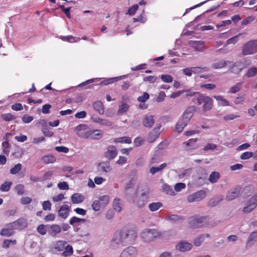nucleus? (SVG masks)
I'll return each instance as SVG.
<instances>
[{
	"label": "nucleus",
	"instance_id": "obj_1",
	"mask_svg": "<svg viewBox=\"0 0 257 257\" xmlns=\"http://www.w3.org/2000/svg\"><path fill=\"white\" fill-rule=\"evenodd\" d=\"M137 237L134 229H123L116 231L111 239L110 246L112 249H117L128 244H133Z\"/></svg>",
	"mask_w": 257,
	"mask_h": 257
},
{
	"label": "nucleus",
	"instance_id": "obj_2",
	"mask_svg": "<svg viewBox=\"0 0 257 257\" xmlns=\"http://www.w3.org/2000/svg\"><path fill=\"white\" fill-rule=\"evenodd\" d=\"M197 104L202 106L203 112L210 110L213 106V100L210 96L200 93L196 97Z\"/></svg>",
	"mask_w": 257,
	"mask_h": 257
},
{
	"label": "nucleus",
	"instance_id": "obj_3",
	"mask_svg": "<svg viewBox=\"0 0 257 257\" xmlns=\"http://www.w3.org/2000/svg\"><path fill=\"white\" fill-rule=\"evenodd\" d=\"M162 233L156 229H145L141 233V236L145 242H150L162 235Z\"/></svg>",
	"mask_w": 257,
	"mask_h": 257
},
{
	"label": "nucleus",
	"instance_id": "obj_4",
	"mask_svg": "<svg viewBox=\"0 0 257 257\" xmlns=\"http://www.w3.org/2000/svg\"><path fill=\"white\" fill-rule=\"evenodd\" d=\"M150 191L148 189L143 190L140 195H137L134 203L139 208H142L145 206L148 202L149 198Z\"/></svg>",
	"mask_w": 257,
	"mask_h": 257
},
{
	"label": "nucleus",
	"instance_id": "obj_5",
	"mask_svg": "<svg viewBox=\"0 0 257 257\" xmlns=\"http://www.w3.org/2000/svg\"><path fill=\"white\" fill-rule=\"evenodd\" d=\"M208 218L207 217H191L190 220V225L193 228H199L208 225Z\"/></svg>",
	"mask_w": 257,
	"mask_h": 257
},
{
	"label": "nucleus",
	"instance_id": "obj_6",
	"mask_svg": "<svg viewBox=\"0 0 257 257\" xmlns=\"http://www.w3.org/2000/svg\"><path fill=\"white\" fill-rule=\"evenodd\" d=\"M256 52H257V40L248 42L243 47L242 53L244 55L252 54Z\"/></svg>",
	"mask_w": 257,
	"mask_h": 257
},
{
	"label": "nucleus",
	"instance_id": "obj_7",
	"mask_svg": "<svg viewBox=\"0 0 257 257\" xmlns=\"http://www.w3.org/2000/svg\"><path fill=\"white\" fill-rule=\"evenodd\" d=\"M88 126L84 124L77 125L74 129V132L80 138L87 139L91 134V132H88Z\"/></svg>",
	"mask_w": 257,
	"mask_h": 257
},
{
	"label": "nucleus",
	"instance_id": "obj_8",
	"mask_svg": "<svg viewBox=\"0 0 257 257\" xmlns=\"http://www.w3.org/2000/svg\"><path fill=\"white\" fill-rule=\"evenodd\" d=\"M206 196L205 191L200 190L195 193H193L187 197V200L189 202H198L202 200Z\"/></svg>",
	"mask_w": 257,
	"mask_h": 257
},
{
	"label": "nucleus",
	"instance_id": "obj_9",
	"mask_svg": "<svg viewBox=\"0 0 257 257\" xmlns=\"http://www.w3.org/2000/svg\"><path fill=\"white\" fill-rule=\"evenodd\" d=\"M257 206V194H254L248 200L247 204L243 208L244 213H248Z\"/></svg>",
	"mask_w": 257,
	"mask_h": 257
},
{
	"label": "nucleus",
	"instance_id": "obj_10",
	"mask_svg": "<svg viewBox=\"0 0 257 257\" xmlns=\"http://www.w3.org/2000/svg\"><path fill=\"white\" fill-rule=\"evenodd\" d=\"M138 252L136 247L130 246L125 248L119 257H138Z\"/></svg>",
	"mask_w": 257,
	"mask_h": 257
},
{
	"label": "nucleus",
	"instance_id": "obj_11",
	"mask_svg": "<svg viewBox=\"0 0 257 257\" xmlns=\"http://www.w3.org/2000/svg\"><path fill=\"white\" fill-rule=\"evenodd\" d=\"M28 222L27 219L21 218L11 223L15 230H22L27 226Z\"/></svg>",
	"mask_w": 257,
	"mask_h": 257
},
{
	"label": "nucleus",
	"instance_id": "obj_12",
	"mask_svg": "<svg viewBox=\"0 0 257 257\" xmlns=\"http://www.w3.org/2000/svg\"><path fill=\"white\" fill-rule=\"evenodd\" d=\"M194 111V106L188 107L184 112L180 119H181L182 120L184 121L185 122L188 123L190 121V119L193 116Z\"/></svg>",
	"mask_w": 257,
	"mask_h": 257
},
{
	"label": "nucleus",
	"instance_id": "obj_13",
	"mask_svg": "<svg viewBox=\"0 0 257 257\" xmlns=\"http://www.w3.org/2000/svg\"><path fill=\"white\" fill-rule=\"evenodd\" d=\"M240 191V187L238 186L228 191L226 196V200L230 201L235 198L238 196Z\"/></svg>",
	"mask_w": 257,
	"mask_h": 257
},
{
	"label": "nucleus",
	"instance_id": "obj_14",
	"mask_svg": "<svg viewBox=\"0 0 257 257\" xmlns=\"http://www.w3.org/2000/svg\"><path fill=\"white\" fill-rule=\"evenodd\" d=\"M197 141V139H191L187 142L183 143L184 149L188 151L197 148L198 145L196 144Z\"/></svg>",
	"mask_w": 257,
	"mask_h": 257
},
{
	"label": "nucleus",
	"instance_id": "obj_15",
	"mask_svg": "<svg viewBox=\"0 0 257 257\" xmlns=\"http://www.w3.org/2000/svg\"><path fill=\"white\" fill-rule=\"evenodd\" d=\"M117 153L116 148L112 145L107 147V151L104 153V156L108 160H112L117 156Z\"/></svg>",
	"mask_w": 257,
	"mask_h": 257
},
{
	"label": "nucleus",
	"instance_id": "obj_16",
	"mask_svg": "<svg viewBox=\"0 0 257 257\" xmlns=\"http://www.w3.org/2000/svg\"><path fill=\"white\" fill-rule=\"evenodd\" d=\"M189 44L196 51L202 52L206 49L204 42L202 41H191Z\"/></svg>",
	"mask_w": 257,
	"mask_h": 257
},
{
	"label": "nucleus",
	"instance_id": "obj_17",
	"mask_svg": "<svg viewBox=\"0 0 257 257\" xmlns=\"http://www.w3.org/2000/svg\"><path fill=\"white\" fill-rule=\"evenodd\" d=\"M70 209V207L68 205H62L58 211L59 216L63 219L66 218L69 215Z\"/></svg>",
	"mask_w": 257,
	"mask_h": 257
},
{
	"label": "nucleus",
	"instance_id": "obj_18",
	"mask_svg": "<svg viewBox=\"0 0 257 257\" xmlns=\"http://www.w3.org/2000/svg\"><path fill=\"white\" fill-rule=\"evenodd\" d=\"M135 180L134 178H131L127 182L124 186V193L125 194V197L127 198V200H129V194H128V191L130 189H132L135 184Z\"/></svg>",
	"mask_w": 257,
	"mask_h": 257
},
{
	"label": "nucleus",
	"instance_id": "obj_19",
	"mask_svg": "<svg viewBox=\"0 0 257 257\" xmlns=\"http://www.w3.org/2000/svg\"><path fill=\"white\" fill-rule=\"evenodd\" d=\"M192 247V244L186 241H181L176 245V248L182 252L189 250Z\"/></svg>",
	"mask_w": 257,
	"mask_h": 257
},
{
	"label": "nucleus",
	"instance_id": "obj_20",
	"mask_svg": "<svg viewBox=\"0 0 257 257\" xmlns=\"http://www.w3.org/2000/svg\"><path fill=\"white\" fill-rule=\"evenodd\" d=\"M142 123L143 125L145 127H152L155 123L154 116L150 114L145 115L143 119Z\"/></svg>",
	"mask_w": 257,
	"mask_h": 257
},
{
	"label": "nucleus",
	"instance_id": "obj_21",
	"mask_svg": "<svg viewBox=\"0 0 257 257\" xmlns=\"http://www.w3.org/2000/svg\"><path fill=\"white\" fill-rule=\"evenodd\" d=\"M160 127H156L152 130L148 135V142L149 143H153L156 139L158 138L160 133Z\"/></svg>",
	"mask_w": 257,
	"mask_h": 257
},
{
	"label": "nucleus",
	"instance_id": "obj_22",
	"mask_svg": "<svg viewBox=\"0 0 257 257\" xmlns=\"http://www.w3.org/2000/svg\"><path fill=\"white\" fill-rule=\"evenodd\" d=\"M98 170L102 172H109L112 168L110 163L108 162H102L99 163L97 166Z\"/></svg>",
	"mask_w": 257,
	"mask_h": 257
},
{
	"label": "nucleus",
	"instance_id": "obj_23",
	"mask_svg": "<svg viewBox=\"0 0 257 257\" xmlns=\"http://www.w3.org/2000/svg\"><path fill=\"white\" fill-rule=\"evenodd\" d=\"M7 227L3 228L0 232L2 236L10 237L14 234V228L13 225H11V223L7 224Z\"/></svg>",
	"mask_w": 257,
	"mask_h": 257
},
{
	"label": "nucleus",
	"instance_id": "obj_24",
	"mask_svg": "<svg viewBox=\"0 0 257 257\" xmlns=\"http://www.w3.org/2000/svg\"><path fill=\"white\" fill-rule=\"evenodd\" d=\"M230 65L231 71L235 74L239 73L242 69V65L240 62H236L233 63L231 62Z\"/></svg>",
	"mask_w": 257,
	"mask_h": 257
},
{
	"label": "nucleus",
	"instance_id": "obj_25",
	"mask_svg": "<svg viewBox=\"0 0 257 257\" xmlns=\"http://www.w3.org/2000/svg\"><path fill=\"white\" fill-rule=\"evenodd\" d=\"M231 61L220 60L217 62H215L212 64V67L215 69H221L226 67L227 65L230 64Z\"/></svg>",
	"mask_w": 257,
	"mask_h": 257
},
{
	"label": "nucleus",
	"instance_id": "obj_26",
	"mask_svg": "<svg viewBox=\"0 0 257 257\" xmlns=\"http://www.w3.org/2000/svg\"><path fill=\"white\" fill-rule=\"evenodd\" d=\"M257 242V230L251 232L246 242L247 246H251Z\"/></svg>",
	"mask_w": 257,
	"mask_h": 257
},
{
	"label": "nucleus",
	"instance_id": "obj_27",
	"mask_svg": "<svg viewBox=\"0 0 257 257\" xmlns=\"http://www.w3.org/2000/svg\"><path fill=\"white\" fill-rule=\"evenodd\" d=\"M71 201L74 204H78L82 202L84 200V196L80 193H74L71 197Z\"/></svg>",
	"mask_w": 257,
	"mask_h": 257
},
{
	"label": "nucleus",
	"instance_id": "obj_28",
	"mask_svg": "<svg viewBox=\"0 0 257 257\" xmlns=\"http://www.w3.org/2000/svg\"><path fill=\"white\" fill-rule=\"evenodd\" d=\"M94 122L97 123L99 124L110 126L112 125V122L108 119H101L98 117L92 118Z\"/></svg>",
	"mask_w": 257,
	"mask_h": 257
},
{
	"label": "nucleus",
	"instance_id": "obj_29",
	"mask_svg": "<svg viewBox=\"0 0 257 257\" xmlns=\"http://www.w3.org/2000/svg\"><path fill=\"white\" fill-rule=\"evenodd\" d=\"M223 196L219 195L211 199L208 202V205L211 207L216 206L222 199Z\"/></svg>",
	"mask_w": 257,
	"mask_h": 257
},
{
	"label": "nucleus",
	"instance_id": "obj_30",
	"mask_svg": "<svg viewBox=\"0 0 257 257\" xmlns=\"http://www.w3.org/2000/svg\"><path fill=\"white\" fill-rule=\"evenodd\" d=\"M41 160L45 164L54 163L55 162L56 159V157L52 155H48L44 156L42 158Z\"/></svg>",
	"mask_w": 257,
	"mask_h": 257
},
{
	"label": "nucleus",
	"instance_id": "obj_31",
	"mask_svg": "<svg viewBox=\"0 0 257 257\" xmlns=\"http://www.w3.org/2000/svg\"><path fill=\"white\" fill-rule=\"evenodd\" d=\"M166 219L168 221H172L175 222H182L184 220V218L181 216L176 214H172L168 216L166 218Z\"/></svg>",
	"mask_w": 257,
	"mask_h": 257
},
{
	"label": "nucleus",
	"instance_id": "obj_32",
	"mask_svg": "<svg viewBox=\"0 0 257 257\" xmlns=\"http://www.w3.org/2000/svg\"><path fill=\"white\" fill-rule=\"evenodd\" d=\"M187 124V123L180 118L176 125L175 131L178 133H181Z\"/></svg>",
	"mask_w": 257,
	"mask_h": 257
},
{
	"label": "nucleus",
	"instance_id": "obj_33",
	"mask_svg": "<svg viewBox=\"0 0 257 257\" xmlns=\"http://www.w3.org/2000/svg\"><path fill=\"white\" fill-rule=\"evenodd\" d=\"M213 97L218 101V105L222 106L229 105V101L224 99L222 96L217 95L214 96Z\"/></svg>",
	"mask_w": 257,
	"mask_h": 257
},
{
	"label": "nucleus",
	"instance_id": "obj_34",
	"mask_svg": "<svg viewBox=\"0 0 257 257\" xmlns=\"http://www.w3.org/2000/svg\"><path fill=\"white\" fill-rule=\"evenodd\" d=\"M94 109L100 114H103L104 110L103 105L101 101H96L93 104Z\"/></svg>",
	"mask_w": 257,
	"mask_h": 257
},
{
	"label": "nucleus",
	"instance_id": "obj_35",
	"mask_svg": "<svg viewBox=\"0 0 257 257\" xmlns=\"http://www.w3.org/2000/svg\"><path fill=\"white\" fill-rule=\"evenodd\" d=\"M51 232L50 233L52 236H55L61 231V227L58 224H53L50 226Z\"/></svg>",
	"mask_w": 257,
	"mask_h": 257
},
{
	"label": "nucleus",
	"instance_id": "obj_36",
	"mask_svg": "<svg viewBox=\"0 0 257 257\" xmlns=\"http://www.w3.org/2000/svg\"><path fill=\"white\" fill-rule=\"evenodd\" d=\"M12 184V182H5L0 186V190L2 192H8L10 190Z\"/></svg>",
	"mask_w": 257,
	"mask_h": 257
},
{
	"label": "nucleus",
	"instance_id": "obj_37",
	"mask_svg": "<svg viewBox=\"0 0 257 257\" xmlns=\"http://www.w3.org/2000/svg\"><path fill=\"white\" fill-rule=\"evenodd\" d=\"M66 244L67 242L65 241L59 240L55 245V249L58 251H62L64 249Z\"/></svg>",
	"mask_w": 257,
	"mask_h": 257
},
{
	"label": "nucleus",
	"instance_id": "obj_38",
	"mask_svg": "<svg viewBox=\"0 0 257 257\" xmlns=\"http://www.w3.org/2000/svg\"><path fill=\"white\" fill-rule=\"evenodd\" d=\"M205 237H209V234H206L205 235L201 234L199 235L198 237L195 239L194 242V245L197 246H200L202 242L203 241Z\"/></svg>",
	"mask_w": 257,
	"mask_h": 257
},
{
	"label": "nucleus",
	"instance_id": "obj_39",
	"mask_svg": "<svg viewBox=\"0 0 257 257\" xmlns=\"http://www.w3.org/2000/svg\"><path fill=\"white\" fill-rule=\"evenodd\" d=\"M162 206L163 204L161 202H153L149 204V208L150 211L154 212L158 210Z\"/></svg>",
	"mask_w": 257,
	"mask_h": 257
},
{
	"label": "nucleus",
	"instance_id": "obj_40",
	"mask_svg": "<svg viewBox=\"0 0 257 257\" xmlns=\"http://www.w3.org/2000/svg\"><path fill=\"white\" fill-rule=\"evenodd\" d=\"M88 132H91V134L89 137V138L92 139H99L102 136V134L100 133V131L96 130H89Z\"/></svg>",
	"mask_w": 257,
	"mask_h": 257
},
{
	"label": "nucleus",
	"instance_id": "obj_41",
	"mask_svg": "<svg viewBox=\"0 0 257 257\" xmlns=\"http://www.w3.org/2000/svg\"><path fill=\"white\" fill-rule=\"evenodd\" d=\"M192 173V169L190 168L185 169L178 174L179 179H185L188 178Z\"/></svg>",
	"mask_w": 257,
	"mask_h": 257
},
{
	"label": "nucleus",
	"instance_id": "obj_42",
	"mask_svg": "<svg viewBox=\"0 0 257 257\" xmlns=\"http://www.w3.org/2000/svg\"><path fill=\"white\" fill-rule=\"evenodd\" d=\"M64 251L62 253L63 256L64 257H67L71 255L73 252L72 247L70 245L65 246L64 248Z\"/></svg>",
	"mask_w": 257,
	"mask_h": 257
},
{
	"label": "nucleus",
	"instance_id": "obj_43",
	"mask_svg": "<svg viewBox=\"0 0 257 257\" xmlns=\"http://www.w3.org/2000/svg\"><path fill=\"white\" fill-rule=\"evenodd\" d=\"M85 219L80 218L76 216H73L69 220V223L72 225L79 224L80 222H84Z\"/></svg>",
	"mask_w": 257,
	"mask_h": 257
},
{
	"label": "nucleus",
	"instance_id": "obj_44",
	"mask_svg": "<svg viewBox=\"0 0 257 257\" xmlns=\"http://www.w3.org/2000/svg\"><path fill=\"white\" fill-rule=\"evenodd\" d=\"M166 163H164L160 165L159 167H153L150 169V172L153 175L157 172L162 171L164 168H165L166 167Z\"/></svg>",
	"mask_w": 257,
	"mask_h": 257
},
{
	"label": "nucleus",
	"instance_id": "obj_45",
	"mask_svg": "<svg viewBox=\"0 0 257 257\" xmlns=\"http://www.w3.org/2000/svg\"><path fill=\"white\" fill-rule=\"evenodd\" d=\"M219 173L217 172H213L209 176V180L210 182L213 183L217 181L219 178Z\"/></svg>",
	"mask_w": 257,
	"mask_h": 257
},
{
	"label": "nucleus",
	"instance_id": "obj_46",
	"mask_svg": "<svg viewBox=\"0 0 257 257\" xmlns=\"http://www.w3.org/2000/svg\"><path fill=\"white\" fill-rule=\"evenodd\" d=\"M22 169V165L20 163H18L10 169V172L12 175H15L19 173Z\"/></svg>",
	"mask_w": 257,
	"mask_h": 257
},
{
	"label": "nucleus",
	"instance_id": "obj_47",
	"mask_svg": "<svg viewBox=\"0 0 257 257\" xmlns=\"http://www.w3.org/2000/svg\"><path fill=\"white\" fill-rule=\"evenodd\" d=\"M193 73L198 74L205 71H208V68L207 67H192Z\"/></svg>",
	"mask_w": 257,
	"mask_h": 257
},
{
	"label": "nucleus",
	"instance_id": "obj_48",
	"mask_svg": "<svg viewBox=\"0 0 257 257\" xmlns=\"http://www.w3.org/2000/svg\"><path fill=\"white\" fill-rule=\"evenodd\" d=\"M101 207H104V206H102L100 200H96L93 201L92 204V208L94 210L96 211H99Z\"/></svg>",
	"mask_w": 257,
	"mask_h": 257
},
{
	"label": "nucleus",
	"instance_id": "obj_49",
	"mask_svg": "<svg viewBox=\"0 0 257 257\" xmlns=\"http://www.w3.org/2000/svg\"><path fill=\"white\" fill-rule=\"evenodd\" d=\"M63 40L67 41L70 43L77 42L80 40V38L76 37L70 36H67L63 37Z\"/></svg>",
	"mask_w": 257,
	"mask_h": 257
},
{
	"label": "nucleus",
	"instance_id": "obj_50",
	"mask_svg": "<svg viewBox=\"0 0 257 257\" xmlns=\"http://www.w3.org/2000/svg\"><path fill=\"white\" fill-rule=\"evenodd\" d=\"M115 142L131 144L132 142V140L130 138L128 137H123L119 138H117L116 140H115Z\"/></svg>",
	"mask_w": 257,
	"mask_h": 257
},
{
	"label": "nucleus",
	"instance_id": "obj_51",
	"mask_svg": "<svg viewBox=\"0 0 257 257\" xmlns=\"http://www.w3.org/2000/svg\"><path fill=\"white\" fill-rule=\"evenodd\" d=\"M3 152L4 154L8 155L10 152V145L8 141L2 143Z\"/></svg>",
	"mask_w": 257,
	"mask_h": 257
},
{
	"label": "nucleus",
	"instance_id": "obj_52",
	"mask_svg": "<svg viewBox=\"0 0 257 257\" xmlns=\"http://www.w3.org/2000/svg\"><path fill=\"white\" fill-rule=\"evenodd\" d=\"M110 197L108 195H103L99 197V200L102 203V206H105L109 202Z\"/></svg>",
	"mask_w": 257,
	"mask_h": 257
},
{
	"label": "nucleus",
	"instance_id": "obj_53",
	"mask_svg": "<svg viewBox=\"0 0 257 257\" xmlns=\"http://www.w3.org/2000/svg\"><path fill=\"white\" fill-rule=\"evenodd\" d=\"M120 199L118 198L114 199L113 201V207L115 210L117 212H120L121 208L120 206Z\"/></svg>",
	"mask_w": 257,
	"mask_h": 257
},
{
	"label": "nucleus",
	"instance_id": "obj_54",
	"mask_svg": "<svg viewBox=\"0 0 257 257\" xmlns=\"http://www.w3.org/2000/svg\"><path fill=\"white\" fill-rule=\"evenodd\" d=\"M128 105L126 103L121 104L119 107V109L117 111L118 114H122L126 112L128 109Z\"/></svg>",
	"mask_w": 257,
	"mask_h": 257
},
{
	"label": "nucleus",
	"instance_id": "obj_55",
	"mask_svg": "<svg viewBox=\"0 0 257 257\" xmlns=\"http://www.w3.org/2000/svg\"><path fill=\"white\" fill-rule=\"evenodd\" d=\"M24 185L21 184L17 185L15 188L16 191H17L18 194L19 195H22L24 193Z\"/></svg>",
	"mask_w": 257,
	"mask_h": 257
},
{
	"label": "nucleus",
	"instance_id": "obj_56",
	"mask_svg": "<svg viewBox=\"0 0 257 257\" xmlns=\"http://www.w3.org/2000/svg\"><path fill=\"white\" fill-rule=\"evenodd\" d=\"M200 87L202 89L205 88L206 89L211 90L215 89L216 87V86L215 84L212 83H207L201 84Z\"/></svg>",
	"mask_w": 257,
	"mask_h": 257
},
{
	"label": "nucleus",
	"instance_id": "obj_57",
	"mask_svg": "<svg viewBox=\"0 0 257 257\" xmlns=\"http://www.w3.org/2000/svg\"><path fill=\"white\" fill-rule=\"evenodd\" d=\"M157 79L158 78L157 76H149L144 77L143 78V81L144 82H149L150 83H153L157 81Z\"/></svg>",
	"mask_w": 257,
	"mask_h": 257
},
{
	"label": "nucleus",
	"instance_id": "obj_58",
	"mask_svg": "<svg viewBox=\"0 0 257 257\" xmlns=\"http://www.w3.org/2000/svg\"><path fill=\"white\" fill-rule=\"evenodd\" d=\"M257 73V68L256 67L251 68L248 69L246 75L248 77L254 76Z\"/></svg>",
	"mask_w": 257,
	"mask_h": 257
},
{
	"label": "nucleus",
	"instance_id": "obj_59",
	"mask_svg": "<svg viewBox=\"0 0 257 257\" xmlns=\"http://www.w3.org/2000/svg\"><path fill=\"white\" fill-rule=\"evenodd\" d=\"M161 79L164 82L170 83L173 81V77L170 75H162L161 77Z\"/></svg>",
	"mask_w": 257,
	"mask_h": 257
},
{
	"label": "nucleus",
	"instance_id": "obj_60",
	"mask_svg": "<svg viewBox=\"0 0 257 257\" xmlns=\"http://www.w3.org/2000/svg\"><path fill=\"white\" fill-rule=\"evenodd\" d=\"M59 8L65 13L68 18L70 19L71 18V15L70 13V11L71 8V7L65 8L64 6L61 5L60 6Z\"/></svg>",
	"mask_w": 257,
	"mask_h": 257
},
{
	"label": "nucleus",
	"instance_id": "obj_61",
	"mask_svg": "<svg viewBox=\"0 0 257 257\" xmlns=\"http://www.w3.org/2000/svg\"><path fill=\"white\" fill-rule=\"evenodd\" d=\"M37 231L41 235H45L47 233V229L44 224L39 225L37 227Z\"/></svg>",
	"mask_w": 257,
	"mask_h": 257
},
{
	"label": "nucleus",
	"instance_id": "obj_62",
	"mask_svg": "<svg viewBox=\"0 0 257 257\" xmlns=\"http://www.w3.org/2000/svg\"><path fill=\"white\" fill-rule=\"evenodd\" d=\"M253 153L251 152H246L241 154L240 159L242 160H247L253 157Z\"/></svg>",
	"mask_w": 257,
	"mask_h": 257
},
{
	"label": "nucleus",
	"instance_id": "obj_63",
	"mask_svg": "<svg viewBox=\"0 0 257 257\" xmlns=\"http://www.w3.org/2000/svg\"><path fill=\"white\" fill-rule=\"evenodd\" d=\"M145 142V140L141 137H137L134 140V145L135 147H139Z\"/></svg>",
	"mask_w": 257,
	"mask_h": 257
},
{
	"label": "nucleus",
	"instance_id": "obj_64",
	"mask_svg": "<svg viewBox=\"0 0 257 257\" xmlns=\"http://www.w3.org/2000/svg\"><path fill=\"white\" fill-rule=\"evenodd\" d=\"M149 98V94L147 92H144V94L142 96H140L138 98V100L140 102H145Z\"/></svg>",
	"mask_w": 257,
	"mask_h": 257
}]
</instances>
